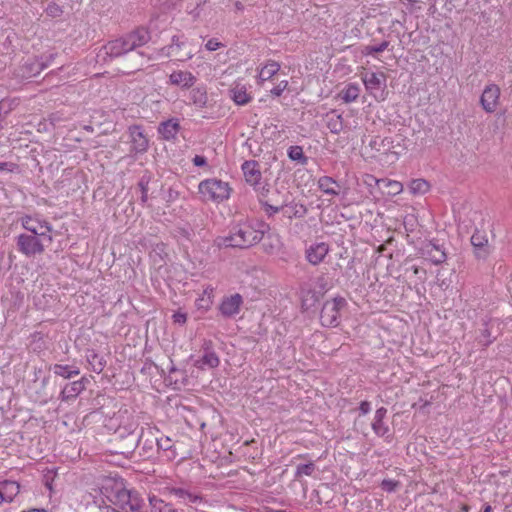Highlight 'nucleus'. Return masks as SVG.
Segmentation results:
<instances>
[{
	"label": "nucleus",
	"instance_id": "f257e3e1",
	"mask_svg": "<svg viewBox=\"0 0 512 512\" xmlns=\"http://www.w3.org/2000/svg\"><path fill=\"white\" fill-rule=\"evenodd\" d=\"M269 229L270 226L263 221L242 222L233 226L229 235L218 237L216 243L219 247L247 249L258 244Z\"/></svg>",
	"mask_w": 512,
	"mask_h": 512
},
{
	"label": "nucleus",
	"instance_id": "f03ea898",
	"mask_svg": "<svg viewBox=\"0 0 512 512\" xmlns=\"http://www.w3.org/2000/svg\"><path fill=\"white\" fill-rule=\"evenodd\" d=\"M104 489L114 512H141L142 500L137 494L127 490L122 483H116L111 490L107 487Z\"/></svg>",
	"mask_w": 512,
	"mask_h": 512
},
{
	"label": "nucleus",
	"instance_id": "7ed1b4c3",
	"mask_svg": "<svg viewBox=\"0 0 512 512\" xmlns=\"http://www.w3.org/2000/svg\"><path fill=\"white\" fill-rule=\"evenodd\" d=\"M157 433L158 429L155 427H141V432L137 437H131L128 447L125 450L116 451V453L130 458L137 447L140 448V455L145 458H150L154 452L155 446L157 447Z\"/></svg>",
	"mask_w": 512,
	"mask_h": 512
},
{
	"label": "nucleus",
	"instance_id": "20e7f679",
	"mask_svg": "<svg viewBox=\"0 0 512 512\" xmlns=\"http://www.w3.org/2000/svg\"><path fill=\"white\" fill-rule=\"evenodd\" d=\"M198 190L205 201L217 203L227 200L231 192L229 184L217 178L201 181Z\"/></svg>",
	"mask_w": 512,
	"mask_h": 512
},
{
	"label": "nucleus",
	"instance_id": "39448f33",
	"mask_svg": "<svg viewBox=\"0 0 512 512\" xmlns=\"http://www.w3.org/2000/svg\"><path fill=\"white\" fill-rule=\"evenodd\" d=\"M347 306L344 297L336 296L327 300L320 312L321 324L325 327H336L340 324L341 310Z\"/></svg>",
	"mask_w": 512,
	"mask_h": 512
},
{
	"label": "nucleus",
	"instance_id": "423d86ee",
	"mask_svg": "<svg viewBox=\"0 0 512 512\" xmlns=\"http://www.w3.org/2000/svg\"><path fill=\"white\" fill-rule=\"evenodd\" d=\"M165 491L174 496L179 500V502L193 506L195 509H198L200 506H205L207 504V500L205 497L195 489H191L185 486H166Z\"/></svg>",
	"mask_w": 512,
	"mask_h": 512
},
{
	"label": "nucleus",
	"instance_id": "0eeeda50",
	"mask_svg": "<svg viewBox=\"0 0 512 512\" xmlns=\"http://www.w3.org/2000/svg\"><path fill=\"white\" fill-rule=\"evenodd\" d=\"M362 80L367 91L376 99L384 100L386 96L387 79L383 72L365 71Z\"/></svg>",
	"mask_w": 512,
	"mask_h": 512
},
{
	"label": "nucleus",
	"instance_id": "6e6552de",
	"mask_svg": "<svg viewBox=\"0 0 512 512\" xmlns=\"http://www.w3.org/2000/svg\"><path fill=\"white\" fill-rule=\"evenodd\" d=\"M131 49L129 44L127 43L126 37L119 38L113 41L108 42L104 45L99 52L97 53V62H111L115 60L117 57L122 56Z\"/></svg>",
	"mask_w": 512,
	"mask_h": 512
},
{
	"label": "nucleus",
	"instance_id": "1a4fd4ad",
	"mask_svg": "<svg viewBox=\"0 0 512 512\" xmlns=\"http://www.w3.org/2000/svg\"><path fill=\"white\" fill-rule=\"evenodd\" d=\"M45 242L46 239L36 235L20 234L17 237L18 250L27 257L41 254L45 250Z\"/></svg>",
	"mask_w": 512,
	"mask_h": 512
},
{
	"label": "nucleus",
	"instance_id": "9d476101",
	"mask_svg": "<svg viewBox=\"0 0 512 512\" xmlns=\"http://www.w3.org/2000/svg\"><path fill=\"white\" fill-rule=\"evenodd\" d=\"M21 222L23 228L30 232V235L41 236L46 239L47 243L52 242V236L50 235L52 228L48 222H41L31 216L23 217Z\"/></svg>",
	"mask_w": 512,
	"mask_h": 512
},
{
	"label": "nucleus",
	"instance_id": "9b49d317",
	"mask_svg": "<svg viewBox=\"0 0 512 512\" xmlns=\"http://www.w3.org/2000/svg\"><path fill=\"white\" fill-rule=\"evenodd\" d=\"M129 135L131 138V153H145L149 147V142L143 133L142 127L139 125L130 126Z\"/></svg>",
	"mask_w": 512,
	"mask_h": 512
},
{
	"label": "nucleus",
	"instance_id": "f8f14e48",
	"mask_svg": "<svg viewBox=\"0 0 512 512\" xmlns=\"http://www.w3.org/2000/svg\"><path fill=\"white\" fill-rule=\"evenodd\" d=\"M499 97L500 89L497 85L490 84L486 86L480 98L482 108L487 113H493L497 109Z\"/></svg>",
	"mask_w": 512,
	"mask_h": 512
},
{
	"label": "nucleus",
	"instance_id": "ddd939ff",
	"mask_svg": "<svg viewBox=\"0 0 512 512\" xmlns=\"http://www.w3.org/2000/svg\"><path fill=\"white\" fill-rule=\"evenodd\" d=\"M329 245L325 242L313 243L305 250L306 260L313 266L322 263L329 253Z\"/></svg>",
	"mask_w": 512,
	"mask_h": 512
},
{
	"label": "nucleus",
	"instance_id": "4468645a",
	"mask_svg": "<svg viewBox=\"0 0 512 512\" xmlns=\"http://www.w3.org/2000/svg\"><path fill=\"white\" fill-rule=\"evenodd\" d=\"M243 298L240 294L236 293L222 300L220 304V312L226 318H231L240 312Z\"/></svg>",
	"mask_w": 512,
	"mask_h": 512
},
{
	"label": "nucleus",
	"instance_id": "2eb2a0df",
	"mask_svg": "<svg viewBox=\"0 0 512 512\" xmlns=\"http://www.w3.org/2000/svg\"><path fill=\"white\" fill-rule=\"evenodd\" d=\"M228 92L232 101L239 106L247 105L253 99L252 95L248 92L246 85L240 82L233 83Z\"/></svg>",
	"mask_w": 512,
	"mask_h": 512
},
{
	"label": "nucleus",
	"instance_id": "dca6fc26",
	"mask_svg": "<svg viewBox=\"0 0 512 512\" xmlns=\"http://www.w3.org/2000/svg\"><path fill=\"white\" fill-rule=\"evenodd\" d=\"M242 171L245 177V180L248 184L253 187H257L260 184L262 179V174L259 169V164L255 160L245 161L242 164Z\"/></svg>",
	"mask_w": 512,
	"mask_h": 512
},
{
	"label": "nucleus",
	"instance_id": "f3484780",
	"mask_svg": "<svg viewBox=\"0 0 512 512\" xmlns=\"http://www.w3.org/2000/svg\"><path fill=\"white\" fill-rule=\"evenodd\" d=\"M86 378H82L71 383H67L59 394V399L62 402H69L77 398V396L85 390Z\"/></svg>",
	"mask_w": 512,
	"mask_h": 512
},
{
	"label": "nucleus",
	"instance_id": "a211bd4d",
	"mask_svg": "<svg viewBox=\"0 0 512 512\" xmlns=\"http://www.w3.org/2000/svg\"><path fill=\"white\" fill-rule=\"evenodd\" d=\"M157 452L161 453L166 461H173L178 456L175 442L168 436H157Z\"/></svg>",
	"mask_w": 512,
	"mask_h": 512
},
{
	"label": "nucleus",
	"instance_id": "6ab92c4d",
	"mask_svg": "<svg viewBox=\"0 0 512 512\" xmlns=\"http://www.w3.org/2000/svg\"><path fill=\"white\" fill-rule=\"evenodd\" d=\"M20 484L14 480L0 481V505L12 502L20 492Z\"/></svg>",
	"mask_w": 512,
	"mask_h": 512
},
{
	"label": "nucleus",
	"instance_id": "aec40b11",
	"mask_svg": "<svg viewBox=\"0 0 512 512\" xmlns=\"http://www.w3.org/2000/svg\"><path fill=\"white\" fill-rule=\"evenodd\" d=\"M219 363V357L211 349V342H206L204 344V354L199 360L196 361L195 365L200 369H204L205 367L216 368L218 367Z\"/></svg>",
	"mask_w": 512,
	"mask_h": 512
},
{
	"label": "nucleus",
	"instance_id": "412c9836",
	"mask_svg": "<svg viewBox=\"0 0 512 512\" xmlns=\"http://www.w3.org/2000/svg\"><path fill=\"white\" fill-rule=\"evenodd\" d=\"M170 83L172 85L179 86L181 88H190L194 85L196 77L188 71H174L169 76Z\"/></svg>",
	"mask_w": 512,
	"mask_h": 512
},
{
	"label": "nucleus",
	"instance_id": "4be33fe9",
	"mask_svg": "<svg viewBox=\"0 0 512 512\" xmlns=\"http://www.w3.org/2000/svg\"><path fill=\"white\" fill-rule=\"evenodd\" d=\"M283 207V215L290 220L293 218H302L308 211L304 204L295 201L288 202L284 200Z\"/></svg>",
	"mask_w": 512,
	"mask_h": 512
},
{
	"label": "nucleus",
	"instance_id": "5701e85b",
	"mask_svg": "<svg viewBox=\"0 0 512 512\" xmlns=\"http://www.w3.org/2000/svg\"><path fill=\"white\" fill-rule=\"evenodd\" d=\"M125 37L131 51L139 46L146 44L150 40V34L145 28H138Z\"/></svg>",
	"mask_w": 512,
	"mask_h": 512
},
{
	"label": "nucleus",
	"instance_id": "b1692460",
	"mask_svg": "<svg viewBox=\"0 0 512 512\" xmlns=\"http://www.w3.org/2000/svg\"><path fill=\"white\" fill-rule=\"evenodd\" d=\"M180 129V125L177 119H169L161 122L158 127V133L165 140H171L176 137Z\"/></svg>",
	"mask_w": 512,
	"mask_h": 512
},
{
	"label": "nucleus",
	"instance_id": "393cba45",
	"mask_svg": "<svg viewBox=\"0 0 512 512\" xmlns=\"http://www.w3.org/2000/svg\"><path fill=\"white\" fill-rule=\"evenodd\" d=\"M318 188L327 195L338 196L341 186L332 177L322 176L318 179Z\"/></svg>",
	"mask_w": 512,
	"mask_h": 512
},
{
	"label": "nucleus",
	"instance_id": "a878e982",
	"mask_svg": "<svg viewBox=\"0 0 512 512\" xmlns=\"http://www.w3.org/2000/svg\"><path fill=\"white\" fill-rule=\"evenodd\" d=\"M49 370L55 376L62 377L63 379H70L80 374V369L73 365L54 364L49 367Z\"/></svg>",
	"mask_w": 512,
	"mask_h": 512
},
{
	"label": "nucleus",
	"instance_id": "bb28decb",
	"mask_svg": "<svg viewBox=\"0 0 512 512\" xmlns=\"http://www.w3.org/2000/svg\"><path fill=\"white\" fill-rule=\"evenodd\" d=\"M283 243L281 237L277 233H270L265 238L263 249L267 254H278L282 249Z\"/></svg>",
	"mask_w": 512,
	"mask_h": 512
},
{
	"label": "nucleus",
	"instance_id": "cd10ccee",
	"mask_svg": "<svg viewBox=\"0 0 512 512\" xmlns=\"http://www.w3.org/2000/svg\"><path fill=\"white\" fill-rule=\"evenodd\" d=\"M86 360L91 369L97 374H100L106 366V360L93 349L86 351Z\"/></svg>",
	"mask_w": 512,
	"mask_h": 512
},
{
	"label": "nucleus",
	"instance_id": "c85d7f7f",
	"mask_svg": "<svg viewBox=\"0 0 512 512\" xmlns=\"http://www.w3.org/2000/svg\"><path fill=\"white\" fill-rule=\"evenodd\" d=\"M138 428V422L134 419H131L124 425H119L116 429V435L120 439H127L130 441L131 437H137L139 434H136L135 431Z\"/></svg>",
	"mask_w": 512,
	"mask_h": 512
},
{
	"label": "nucleus",
	"instance_id": "c756f323",
	"mask_svg": "<svg viewBox=\"0 0 512 512\" xmlns=\"http://www.w3.org/2000/svg\"><path fill=\"white\" fill-rule=\"evenodd\" d=\"M138 428V422L134 419H131L124 425H119L116 429V435L120 439H127L130 441L131 437H137L139 434H136L135 431Z\"/></svg>",
	"mask_w": 512,
	"mask_h": 512
},
{
	"label": "nucleus",
	"instance_id": "7c9ffc66",
	"mask_svg": "<svg viewBox=\"0 0 512 512\" xmlns=\"http://www.w3.org/2000/svg\"><path fill=\"white\" fill-rule=\"evenodd\" d=\"M360 94V88L355 83H349L339 93L338 97L344 103H351L357 100Z\"/></svg>",
	"mask_w": 512,
	"mask_h": 512
},
{
	"label": "nucleus",
	"instance_id": "2f4dec72",
	"mask_svg": "<svg viewBox=\"0 0 512 512\" xmlns=\"http://www.w3.org/2000/svg\"><path fill=\"white\" fill-rule=\"evenodd\" d=\"M190 101L198 108H204L207 105L208 95L203 87H196L190 91Z\"/></svg>",
	"mask_w": 512,
	"mask_h": 512
},
{
	"label": "nucleus",
	"instance_id": "473e14b6",
	"mask_svg": "<svg viewBox=\"0 0 512 512\" xmlns=\"http://www.w3.org/2000/svg\"><path fill=\"white\" fill-rule=\"evenodd\" d=\"M426 253L429 261L435 265L442 264L447 258L445 251L435 244L428 245Z\"/></svg>",
	"mask_w": 512,
	"mask_h": 512
},
{
	"label": "nucleus",
	"instance_id": "72a5a7b5",
	"mask_svg": "<svg viewBox=\"0 0 512 512\" xmlns=\"http://www.w3.org/2000/svg\"><path fill=\"white\" fill-rule=\"evenodd\" d=\"M150 512H174L171 504L164 502L156 496L149 497Z\"/></svg>",
	"mask_w": 512,
	"mask_h": 512
},
{
	"label": "nucleus",
	"instance_id": "f704fd0d",
	"mask_svg": "<svg viewBox=\"0 0 512 512\" xmlns=\"http://www.w3.org/2000/svg\"><path fill=\"white\" fill-rule=\"evenodd\" d=\"M326 126L333 134H339L343 130V117L341 114L327 115Z\"/></svg>",
	"mask_w": 512,
	"mask_h": 512
},
{
	"label": "nucleus",
	"instance_id": "c9c22d12",
	"mask_svg": "<svg viewBox=\"0 0 512 512\" xmlns=\"http://www.w3.org/2000/svg\"><path fill=\"white\" fill-rule=\"evenodd\" d=\"M288 157L293 161L301 163L302 165L307 164L308 161V158L304 155L302 147L297 145L289 147Z\"/></svg>",
	"mask_w": 512,
	"mask_h": 512
},
{
	"label": "nucleus",
	"instance_id": "e433bc0d",
	"mask_svg": "<svg viewBox=\"0 0 512 512\" xmlns=\"http://www.w3.org/2000/svg\"><path fill=\"white\" fill-rule=\"evenodd\" d=\"M429 187V183L424 179H414L409 185L412 194H424L429 190Z\"/></svg>",
	"mask_w": 512,
	"mask_h": 512
},
{
	"label": "nucleus",
	"instance_id": "4c0bfd02",
	"mask_svg": "<svg viewBox=\"0 0 512 512\" xmlns=\"http://www.w3.org/2000/svg\"><path fill=\"white\" fill-rule=\"evenodd\" d=\"M379 182L385 184V186L389 189L388 194L390 195H397L403 190V186L399 181L382 179Z\"/></svg>",
	"mask_w": 512,
	"mask_h": 512
},
{
	"label": "nucleus",
	"instance_id": "58836bf2",
	"mask_svg": "<svg viewBox=\"0 0 512 512\" xmlns=\"http://www.w3.org/2000/svg\"><path fill=\"white\" fill-rule=\"evenodd\" d=\"M255 191L257 192L258 200L260 204H263L264 202L270 200L268 198V194L270 192V186L267 183L260 182L257 187H254Z\"/></svg>",
	"mask_w": 512,
	"mask_h": 512
},
{
	"label": "nucleus",
	"instance_id": "ea45409f",
	"mask_svg": "<svg viewBox=\"0 0 512 512\" xmlns=\"http://www.w3.org/2000/svg\"><path fill=\"white\" fill-rule=\"evenodd\" d=\"M371 427H372V430L374 431V433L379 436V437H384L388 434L389 432V427L388 425L385 424L384 421L382 420H374L373 419V422L371 424Z\"/></svg>",
	"mask_w": 512,
	"mask_h": 512
},
{
	"label": "nucleus",
	"instance_id": "a19ab883",
	"mask_svg": "<svg viewBox=\"0 0 512 512\" xmlns=\"http://www.w3.org/2000/svg\"><path fill=\"white\" fill-rule=\"evenodd\" d=\"M488 243V239L486 238V236L481 233L480 231H476L472 236H471V244L473 245L474 248L476 249H482L484 248Z\"/></svg>",
	"mask_w": 512,
	"mask_h": 512
},
{
	"label": "nucleus",
	"instance_id": "79ce46f5",
	"mask_svg": "<svg viewBox=\"0 0 512 512\" xmlns=\"http://www.w3.org/2000/svg\"><path fill=\"white\" fill-rule=\"evenodd\" d=\"M316 469V466L313 462L307 463V464H300L296 468V477H301L303 475L305 476H311Z\"/></svg>",
	"mask_w": 512,
	"mask_h": 512
},
{
	"label": "nucleus",
	"instance_id": "37998d69",
	"mask_svg": "<svg viewBox=\"0 0 512 512\" xmlns=\"http://www.w3.org/2000/svg\"><path fill=\"white\" fill-rule=\"evenodd\" d=\"M318 301V296L315 291L308 290L305 295L302 297V307L305 309H309L314 306V304Z\"/></svg>",
	"mask_w": 512,
	"mask_h": 512
},
{
	"label": "nucleus",
	"instance_id": "c03bdc74",
	"mask_svg": "<svg viewBox=\"0 0 512 512\" xmlns=\"http://www.w3.org/2000/svg\"><path fill=\"white\" fill-rule=\"evenodd\" d=\"M389 46L388 41H382L381 43L377 45H368L363 49V53L366 55H374L379 52H383L386 50Z\"/></svg>",
	"mask_w": 512,
	"mask_h": 512
},
{
	"label": "nucleus",
	"instance_id": "a18cd8bd",
	"mask_svg": "<svg viewBox=\"0 0 512 512\" xmlns=\"http://www.w3.org/2000/svg\"><path fill=\"white\" fill-rule=\"evenodd\" d=\"M270 201H273L272 199L264 202L262 205V207L264 208V211L266 212V214L271 217L273 215H275L276 213H279V212H282L284 207H283V202L279 205H273V204H270Z\"/></svg>",
	"mask_w": 512,
	"mask_h": 512
},
{
	"label": "nucleus",
	"instance_id": "49530a36",
	"mask_svg": "<svg viewBox=\"0 0 512 512\" xmlns=\"http://www.w3.org/2000/svg\"><path fill=\"white\" fill-rule=\"evenodd\" d=\"M495 340V337H491V331L488 327V323L485 322L484 323V328L481 330V339L479 340V342L487 347L489 346L493 341Z\"/></svg>",
	"mask_w": 512,
	"mask_h": 512
},
{
	"label": "nucleus",
	"instance_id": "de8ad7c7",
	"mask_svg": "<svg viewBox=\"0 0 512 512\" xmlns=\"http://www.w3.org/2000/svg\"><path fill=\"white\" fill-rule=\"evenodd\" d=\"M148 184L149 180L145 177H142L138 183V186L141 190V203L145 204L148 200Z\"/></svg>",
	"mask_w": 512,
	"mask_h": 512
},
{
	"label": "nucleus",
	"instance_id": "09e8293b",
	"mask_svg": "<svg viewBox=\"0 0 512 512\" xmlns=\"http://www.w3.org/2000/svg\"><path fill=\"white\" fill-rule=\"evenodd\" d=\"M46 13L48 16L52 18H56L62 15L63 10L58 4H56L55 2H51L48 4L46 8Z\"/></svg>",
	"mask_w": 512,
	"mask_h": 512
},
{
	"label": "nucleus",
	"instance_id": "8fccbe9b",
	"mask_svg": "<svg viewBox=\"0 0 512 512\" xmlns=\"http://www.w3.org/2000/svg\"><path fill=\"white\" fill-rule=\"evenodd\" d=\"M280 66H268L265 65L260 71V77L261 79L265 80L270 78L273 74H275Z\"/></svg>",
	"mask_w": 512,
	"mask_h": 512
},
{
	"label": "nucleus",
	"instance_id": "3c124183",
	"mask_svg": "<svg viewBox=\"0 0 512 512\" xmlns=\"http://www.w3.org/2000/svg\"><path fill=\"white\" fill-rule=\"evenodd\" d=\"M397 482L394 481V480H391V479H384L382 482H381V488L384 490V491H387V492H393L395 490V488L397 487Z\"/></svg>",
	"mask_w": 512,
	"mask_h": 512
},
{
	"label": "nucleus",
	"instance_id": "603ef678",
	"mask_svg": "<svg viewBox=\"0 0 512 512\" xmlns=\"http://www.w3.org/2000/svg\"><path fill=\"white\" fill-rule=\"evenodd\" d=\"M205 47L208 51H215L220 47H224V44L219 42L216 38H212L207 41Z\"/></svg>",
	"mask_w": 512,
	"mask_h": 512
},
{
	"label": "nucleus",
	"instance_id": "864d4df0",
	"mask_svg": "<svg viewBox=\"0 0 512 512\" xmlns=\"http://www.w3.org/2000/svg\"><path fill=\"white\" fill-rule=\"evenodd\" d=\"M173 318V321L174 323H178V324H185L186 321H187V315L185 313H182V312H175L172 316Z\"/></svg>",
	"mask_w": 512,
	"mask_h": 512
},
{
	"label": "nucleus",
	"instance_id": "5fc2aeb1",
	"mask_svg": "<svg viewBox=\"0 0 512 512\" xmlns=\"http://www.w3.org/2000/svg\"><path fill=\"white\" fill-rule=\"evenodd\" d=\"M192 162L195 166L202 167L207 165V160L204 156L201 155H195L192 159Z\"/></svg>",
	"mask_w": 512,
	"mask_h": 512
},
{
	"label": "nucleus",
	"instance_id": "6e6d98bb",
	"mask_svg": "<svg viewBox=\"0 0 512 512\" xmlns=\"http://www.w3.org/2000/svg\"><path fill=\"white\" fill-rule=\"evenodd\" d=\"M359 410L361 412L362 415H366L370 412L371 410V404L370 402L368 401H362L359 405Z\"/></svg>",
	"mask_w": 512,
	"mask_h": 512
},
{
	"label": "nucleus",
	"instance_id": "4d7b16f0",
	"mask_svg": "<svg viewBox=\"0 0 512 512\" xmlns=\"http://www.w3.org/2000/svg\"><path fill=\"white\" fill-rule=\"evenodd\" d=\"M287 82H281L278 86L274 87L271 90V93L275 96H280L283 92V90L286 88Z\"/></svg>",
	"mask_w": 512,
	"mask_h": 512
},
{
	"label": "nucleus",
	"instance_id": "13d9d810",
	"mask_svg": "<svg viewBox=\"0 0 512 512\" xmlns=\"http://www.w3.org/2000/svg\"><path fill=\"white\" fill-rule=\"evenodd\" d=\"M386 414H387V409L385 407H380L375 412L374 420L384 421Z\"/></svg>",
	"mask_w": 512,
	"mask_h": 512
},
{
	"label": "nucleus",
	"instance_id": "bf43d9fd",
	"mask_svg": "<svg viewBox=\"0 0 512 512\" xmlns=\"http://www.w3.org/2000/svg\"><path fill=\"white\" fill-rule=\"evenodd\" d=\"M17 168V165L11 162H0V170H8L14 171Z\"/></svg>",
	"mask_w": 512,
	"mask_h": 512
},
{
	"label": "nucleus",
	"instance_id": "052dcab7",
	"mask_svg": "<svg viewBox=\"0 0 512 512\" xmlns=\"http://www.w3.org/2000/svg\"><path fill=\"white\" fill-rule=\"evenodd\" d=\"M121 440H122V442H123V445L120 447V450H119V451H121V450H125V449H126V447H128V443H129V440H127V439H121Z\"/></svg>",
	"mask_w": 512,
	"mask_h": 512
},
{
	"label": "nucleus",
	"instance_id": "680f3d73",
	"mask_svg": "<svg viewBox=\"0 0 512 512\" xmlns=\"http://www.w3.org/2000/svg\"><path fill=\"white\" fill-rule=\"evenodd\" d=\"M492 508L489 504L485 505L482 509V512H491Z\"/></svg>",
	"mask_w": 512,
	"mask_h": 512
},
{
	"label": "nucleus",
	"instance_id": "e2e57ef3",
	"mask_svg": "<svg viewBox=\"0 0 512 512\" xmlns=\"http://www.w3.org/2000/svg\"><path fill=\"white\" fill-rule=\"evenodd\" d=\"M22 512H47L46 510L44 509H31V510H28V511H22Z\"/></svg>",
	"mask_w": 512,
	"mask_h": 512
},
{
	"label": "nucleus",
	"instance_id": "0e129e2a",
	"mask_svg": "<svg viewBox=\"0 0 512 512\" xmlns=\"http://www.w3.org/2000/svg\"><path fill=\"white\" fill-rule=\"evenodd\" d=\"M413 272H414V274H418L419 273V267L413 266Z\"/></svg>",
	"mask_w": 512,
	"mask_h": 512
},
{
	"label": "nucleus",
	"instance_id": "69168bd1",
	"mask_svg": "<svg viewBox=\"0 0 512 512\" xmlns=\"http://www.w3.org/2000/svg\"><path fill=\"white\" fill-rule=\"evenodd\" d=\"M32 67L33 66H25V65L19 66L20 70L27 69V68H32Z\"/></svg>",
	"mask_w": 512,
	"mask_h": 512
},
{
	"label": "nucleus",
	"instance_id": "338daca9",
	"mask_svg": "<svg viewBox=\"0 0 512 512\" xmlns=\"http://www.w3.org/2000/svg\"><path fill=\"white\" fill-rule=\"evenodd\" d=\"M468 509H469V507H468L467 505H464V506L462 507V510H463L464 512H468Z\"/></svg>",
	"mask_w": 512,
	"mask_h": 512
},
{
	"label": "nucleus",
	"instance_id": "774afa93",
	"mask_svg": "<svg viewBox=\"0 0 512 512\" xmlns=\"http://www.w3.org/2000/svg\"><path fill=\"white\" fill-rule=\"evenodd\" d=\"M36 67H37V68H39V69H37L36 73H39V71H40L42 68H44L45 66H44V65H41V66H36Z\"/></svg>",
	"mask_w": 512,
	"mask_h": 512
}]
</instances>
